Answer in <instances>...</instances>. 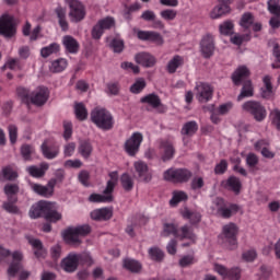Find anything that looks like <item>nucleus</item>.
I'll return each mask as SVG.
<instances>
[{"instance_id": "1", "label": "nucleus", "mask_w": 280, "mask_h": 280, "mask_svg": "<svg viewBox=\"0 0 280 280\" xmlns=\"http://www.w3.org/2000/svg\"><path fill=\"white\" fill-rule=\"evenodd\" d=\"M90 119L92 124H95L96 128H100V130H113L115 126L113 114L106 108L95 107L90 114Z\"/></svg>"}, {"instance_id": "2", "label": "nucleus", "mask_w": 280, "mask_h": 280, "mask_svg": "<svg viewBox=\"0 0 280 280\" xmlns=\"http://www.w3.org/2000/svg\"><path fill=\"white\" fill-rule=\"evenodd\" d=\"M90 233L91 225L89 224L79 225L77 228H69L63 232V240L70 246H74V248H78V246L82 244V240H80V237H86V235H89Z\"/></svg>"}, {"instance_id": "3", "label": "nucleus", "mask_w": 280, "mask_h": 280, "mask_svg": "<svg viewBox=\"0 0 280 280\" xmlns=\"http://www.w3.org/2000/svg\"><path fill=\"white\" fill-rule=\"evenodd\" d=\"M164 180H167L168 183H175V184H185L189 183L191 178H194V173L189 171L188 168H168L163 174Z\"/></svg>"}, {"instance_id": "4", "label": "nucleus", "mask_w": 280, "mask_h": 280, "mask_svg": "<svg viewBox=\"0 0 280 280\" xmlns=\"http://www.w3.org/2000/svg\"><path fill=\"white\" fill-rule=\"evenodd\" d=\"M213 211H217V215H220V218H223L224 220H229V218H233L237 211H240V206L235 203L226 205V201L224 199L218 197L213 201Z\"/></svg>"}, {"instance_id": "5", "label": "nucleus", "mask_w": 280, "mask_h": 280, "mask_svg": "<svg viewBox=\"0 0 280 280\" xmlns=\"http://www.w3.org/2000/svg\"><path fill=\"white\" fill-rule=\"evenodd\" d=\"M242 110L248 113L255 119V121H264L266 119L268 112L266 107L258 101H247L242 105Z\"/></svg>"}, {"instance_id": "6", "label": "nucleus", "mask_w": 280, "mask_h": 280, "mask_svg": "<svg viewBox=\"0 0 280 280\" xmlns=\"http://www.w3.org/2000/svg\"><path fill=\"white\" fill-rule=\"evenodd\" d=\"M0 36L14 38L16 36V20L14 15L4 13L0 16Z\"/></svg>"}, {"instance_id": "7", "label": "nucleus", "mask_w": 280, "mask_h": 280, "mask_svg": "<svg viewBox=\"0 0 280 280\" xmlns=\"http://www.w3.org/2000/svg\"><path fill=\"white\" fill-rule=\"evenodd\" d=\"M66 3L69 8L68 16L71 23H80L84 21L86 16V8L80 0H66Z\"/></svg>"}, {"instance_id": "8", "label": "nucleus", "mask_w": 280, "mask_h": 280, "mask_svg": "<svg viewBox=\"0 0 280 280\" xmlns=\"http://www.w3.org/2000/svg\"><path fill=\"white\" fill-rule=\"evenodd\" d=\"M237 233H240V228L233 222L225 224L222 229L223 241L230 250L237 248Z\"/></svg>"}, {"instance_id": "9", "label": "nucleus", "mask_w": 280, "mask_h": 280, "mask_svg": "<svg viewBox=\"0 0 280 280\" xmlns=\"http://www.w3.org/2000/svg\"><path fill=\"white\" fill-rule=\"evenodd\" d=\"M141 143H143V135L141 132H133L125 142V152H127L129 156H137Z\"/></svg>"}, {"instance_id": "10", "label": "nucleus", "mask_w": 280, "mask_h": 280, "mask_svg": "<svg viewBox=\"0 0 280 280\" xmlns=\"http://www.w3.org/2000/svg\"><path fill=\"white\" fill-rule=\"evenodd\" d=\"M195 95L200 104H207V102L213 98V88L209 83L199 82L195 86Z\"/></svg>"}, {"instance_id": "11", "label": "nucleus", "mask_w": 280, "mask_h": 280, "mask_svg": "<svg viewBox=\"0 0 280 280\" xmlns=\"http://www.w3.org/2000/svg\"><path fill=\"white\" fill-rule=\"evenodd\" d=\"M137 38L139 40L153 43V45H156L158 47H163V45H165V39L163 38V35L155 31H138Z\"/></svg>"}, {"instance_id": "12", "label": "nucleus", "mask_w": 280, "mask_h": 280, "mask_svg": "<svg viewBox=\"0 0 280 280\" xmlns=\"http://www.w3.org/2000/svg\"><path fill=\"white\" fill-rule=\"evenodd\" d=\"M133 167L136 171V174L138 176V180L140 183H151L152 182V171H150V167L148 164L143 161H137L133 163Z\"/></svg>"}, {"instance_id": "13", "label": "nucleus", "mask_w": 280, "mask_h": 280, "mask_svg": "<svg viewBox=\"0 0 280 280\" xmlns=\"http://www.w3.org/2000/svg\"><path fill=\"white\" fill-rule=\"evenodd\" d=\"M31 188L35 194H37V196H42V198H51L56 189V179H50L46 186L40 184H31Z\"/></svg>"}, {"instance_id": "14", "label": "nucleus", "mask_w": 280, "mask_h": 280, "mask_svg": "<svg viewBox=\"0 0 280 280\" xmlns=\"http://www.w3.org/2000/svg\"><path fill=\"white\" fill-rule=\"evenodd\" d=\"M141 104H148L152 108H155L158 113L163 114L167 112V106L161 102V97L155 93L148 94L140 98Z\"/></svg>"}, {"instance_id": "15", "label": "nucleus", "mask_w": 280, "mask_h": 280, "mask_svg": "<svg viewBox=\"0 0 280 280\" xmlns=\"http://www.w3.org/2000/svg\"><path fill=\"white\" fill-rule=\"evenodd\" d=\"M47 100H49V89L46 86H39L31 94V103L34 106H45Z\"/></svg>"}, {"instance_id": "16", "label": "nucleus", "mask_w": 280, "mask_h": 280, "mask_svg": "<svg viewBox=\"0 0 280 280\" xmlns=\"http://www.w3.org/2000/svg\"><path fill=\"white\" fill-rule=\"evenodd\" d=\"M23 253L15 250L12 253V261L8 268V276L9 277H16V273L20 272V270H23Z\"/></svg>"}, {"instance_id": "17", "label": "nucleus", "mask_w": 280, "mask_h": 280, "mask_svg": "<svg viewBox=\"0 0 280 280\" xmlns=\"http://www.w3.org/2000/svg\"><path fill=\"white\" fill-rule=\"evenodd\" d=\"M60 266L65 272H75V270H78V266H80L78 254L69 253L67 257L61 260Z\"/></svg>"}, {"instance_id": "18", "label": "nucleus", "mask_w": 280, "mask_h": 280, "mask_svg": "<svg viewBox=\"0 0 280 280\" xmlns=\"http://www.w3.org/2000/svg\"><path fill=\"white\" fill-rule=\"evenodd\" d=\"M250 70L246 66H240L233 73H232V82L235 86H240L244 84L246 81H250Z\"/></svg>"}, {"instance_id": "19", "label": "nucleus", "mask_w": 280, "mask_h": 280, "mask_svg": "<svg viewBox=\"0 0 280 280\" xmlns=\"http://www.w3.org/2000/svg\"><path fill=\"white\" fill-rule=\"evenodd\" d=\"M49 209V201L40 200L33 205L30 210V218L36 220L38 218H45L47 210Z\"/></svg>"}, {"instance_id": "20", "label": "nucleus", "mask_w": 280, "mask_h": 280, "mask_svg": "<svg viewBox=\"0 0 280 280\" xmlns=\"http://www.w3.org/2000/svg\"><path fill=\"white\" fill-rule=\"evenodd\" d=\"M137 65H141L145 69H151L156 65V57L150 52H139L135 56Z\"/></svg>"}, {"instance_id": "21", "label": "nucleus", "mask_w": 280, "mask_h": 280, "mask_svg": "<svg viewBox=\"0 0 280 280\" xmlns=\"http://www.w3.org/2000/svg\"><path fill=\"white\" fill-rule=\"evenodd\" d=\"M214 49H215V46L213 44V36L211 35L205 36L200 43V51L203 58H211V56H213Z\"/></svg>"}, {"instance_id": "22", "label": "nucleus", "mask_w": 280, "mask_h": 280, "mask_svg": "<svg viewBox=\"0 0 280 280\" xmlns=\"http://www.w3.org/2000/svg\"><path fill=\"white\" fill-rule=\"evenodd\" d=\"M90 217L95 222H106L113 218V208H100L90 213Z\"/></svg>"}, {"instance_id": "23", "label": "nucleus", "mask_w": 280, "mask_h": 280, "mask_svg": "<svg viewBox=\"0 0 280 280\" xmlns=\"http://www.w3.org/2000/svg\"><path fill=\"white\" fill-rule=\"evenodd\" d=\"M160 148L163 150L162 161L167 163V161H172L174 159V154H176V149H174V143L170 140H162L160 142Z\"/></svg>"}, {"instance_id": "24", "label": "nucleus", "mask_w": 280, "mask_h": 280, "mask_svg": "<svg viewBox=\"0 0 280 280\" xmlns=\"http://www.w3.org/2000/svg\"><path fill=\"white\" fill-rule=\"evenodd\" d=\"M62 45L68 54H78L80 51V43L71 35L63 36Z\"/></svg>"}, {"instance_id": "25", "label": "nucleus", "mask_w": 280, "mask_h": 280, "mask_svg": "<svg viewBox=\"0 0 280 280\" xmlns=\"http://www.w3.org/2000/svg\"><path fill=\"white\" fill-rule=\"evenodd\" d=\"M177 237H179V240H189L191 244H196V241L198 240V236H196V233H194V228L187 224L179 229L177 232Z\"/></svg>"}, {"instance_id": "26", "label": "nucleus", "mask_w": 280, "mask_h": 280, "mask_svg": "<svg viewBox=\"0 0 280 280\" xmlns=\"http://www.w3.org/2000/svg\"><path fill=\"white\" fill-rule=\"evenodd\" d=\"M47 170H49V164L43 162L39 164V167L36 165L28 166L26 172H28L30 176H33V178H43Z\"/></svg>"}, {"instance_id": "27", "label": "nucleus", "mask_w": 280, "mask_h": 280, "mask_svg": "<svg viewBox=\"0 0 280 280\" xmlns=\"http://www.w3.org/2000/svg\"><path fill=\"white\" fill-rule=\"evenodd\" d=\"M45 220L47 222H58L62 220V214L56 210V203L48 201V209L46 210Z\"/></svg>"}, {"instance_id": "28", "label": "nucleus", "mask_w": 280, "mask_h": 280, "mask_svg": "<svg viewBox=\"0 0 280 280\" xmlns=\"http://www.w3.org/2000/svg\"><path fill=\"white\" fill-rule=\"evenodd\" d=\"M122 268H125V270H128L129 272H132L133 275H139L143 266L136 259L125 258L122 260Z\"/></svg>"}, {"instance_id": "29", "label": "nucleus", "mask_w": 280, "mask_h": 280, "mask_svg": "<svg viewBox=\"0 0 280 280\" xmlns=\"http://www.w3.org/2000/svg\"><path fill=\"white\" fill-rule=\"evenodd\" d=\"M225 189L233 191L236 196H240L242 191V180L240 177L230 176L225 182Z\"/></svg>"}, {"instance_id": "30", "label": "nucleus", "mask_w": 280, "mask_h": 280, "mask_svg": "<svg viewBox=\"0 0 280 280\" xmlns=\"http://www.w3.org/2000/svg\"><path fill=\"white\" fill-rule=\"evenodd\" d=\"M55 13L57 14L58 23L62 32H69V22L67 21V9L62 7H57L55 9Z\"/></svg>"}, {"instance_id": "31", "label": "nucleus", "mask_w": 280, "mask_h": 280, "mask_svg": "<svg viewBox=\"0 0 280 280\" xmlns=\"http://www.w3.org/2000/svg\"><path fill=\"white\" fill-rule=\"evenodd\" d=\"M255 95V88L253 81H244L241 93L237 96V102H242L245 97H253Z\"/></svg>"}, {"instance_id": "32", "label": "nucleus", "mask_w": 280, "mask_h": 280, "mask_svg": "<svg viewBox=\"0 0 280 280\" xmlns=\"http://www.w3.org/2000/svg\"><path fill=\"white\" fill-rule=\"evenodd\" d=\"M78 152L83 159L89 160L91 159V154H93V144L89 140H82L79 143Z\"/></svg>"}, {"instance_id": "33", "label": "nucleus", "mask_w": 280, "mask_h": 280, "mask_svg": "<svg viewBox=\"0 0 280 280\" xmlns=\"http://www.w3.org/2000/svg\"><path fill=\"white\" fill-rule=\"evenodd\" d=\"M198 132V122L190 120L184 124L180 130L183 137H194Z\"/></svg>"}, {"instance_id": "34", "label": "nucleus", "mask_w": 280, "mask_h": 280, "mask_svg": "<svg viewBox=\"0 0 280 280\" xmlns=\"http://www.w3.org/2000/svg\"><path fill=\"white\" fill-rule=\"evenodd\" d=\"M268 47H272V56L275 58V62L271 63L272 69H280V45L277 40H269Z\"/></svg>"}, {"instance_id": "35", "label": "nucleus", "mask_w": 280, "mask_h": 280, "mask_svg": "<svg viewBox=\"0 0 280 280\" xmlns=\"http://www.w3.org/2000/svg\"><path fill=\"white\" fill-rule=\"evenodd\" d=\"M114 200L113 192H105V190H103V195L92 194L89 197V202H113Z\"/></svg>"}, {"instance_id": "36", "label": "nucleus", "mask_w": 280, "mask_h": 280, "mask_svg": "<svg viewBox=\"0 0 280 280\" xmlns=\"http://www.w3.org/2000/svg\"><path fill=\"white\" fill-rule=\"evenodd\" d=\"M19 186L16 184H7L4 186V194L8 198V200H12L13 202H19V197L16 196L19 194Z\"/></svg>"}, {"instance_id": "37", "label": "nucleus", "mask_w": 280, "mask_h": 280, "mask_svg": "<svg viewBox=\"0 0 280 280\" xmlns=\"http://www.w3.org/2000/svg\"><path fill=\"white\" fill-rule=\"evenodd\" d=\"M74 115L79 121H86L89 119V110L84 103L74 104Z\"/></svg>"}, {"instance_id": "38", "label": "nucleus", "mask_w": 280, "mask_h": 280, "mask_svg": "<svg viewBox=\"0 0 280 280\" xmlns=\"http://www.w3.org/2000/svg\"><path fill=\"white\" fill-rule=\"evenodd\" d=\"M109 180H107L106 187H105V194H113L115 191V187H117V183L119 180V173L117 171L110 172L108 174Z\"/></svg>"}, {"instance_id": "39", "label": "nucleus", "mask_w": 280, "mask_h": 280, "mask_svg": "<svg viewBox=\"0 0 280 280\" xmlns=\"http://www.w3.org/2000/svg\"><path fill=\"white\" fill-rule=\"evenodd\" d=\"M184 62L185 60L183 59V57L176 55L168 61L166 66V71L168 73H176V69H178V67H183Z\"/></svg>"}, {"instance_id": "40", "label": "nucleus", "mask_w": 280, "mask_h": 280, "mask_svg": "<svg viewBox=\"0 0 280 280\" xmlns=\"http://www.w3.org/2000/svg\"><path fill=\"white\" fill-rule=\"evenodd\" d=\"M69 62L65 58L56 59L51 62L50 71L51 73H62L67 69Z\"/></svg>"}, {"instance_id": "41", "label": "nucleus", "mask_w": 280, "mask_h": 280, "mask_svg": "<svg viewBox=\"0 0 280 280\" xmlns=\"http://www.w3.org/2000/svg\"><path fill=\"white\" fill-rule=\"evenodd\" d=\"M182 215L185 220H189L190 224H198L202 220V215L199 212H194L187 208L184 209Z\"/></svg>"}, {"instance_id": "42", "label": "nucleus", "mask_w": 280, "mask_h": 280, "mask_svg": "<svg viewBox=\"0 0 280 280\" xmlns=\"http://www.w3.org/2000/svg\"><path fill=\"white\" fill-rule=\"evenodd\" d=\"M42 152L45 156V159H56L60 152V149L58 147H49L47 145V142H44L42 144Z\"/></svg>"}, {"instance_id": "43", "label": "nucleus", "mask_w": 280, "mask_h": 280, "mask_svg": "<svg viewBox=\"0 0 280 280\" xmlns=\"http://www.w3.org/2000/svg\"><path fill=\"white\" fill-rule=\"evenodd\" d=\"M58 51H60V44L52 43L40 49V56L42 58H49V56L58 54Z\"/></svg>"}, {"instance_id": "44", "label": "nucleus", "mask_w": 280, "mask_h": 280, "mask_svg": "<svg viewBox=\"0 0 280 280\" xmlns=\"http://www.w3.org/2000/svg\"><path fill=\"white\" fill-rule=\"evenodd\" d=\"M246 165L252 174H255L257 165H259V158L255 153H248L246 155Z\"/></svg>"}, {"instance_id": "45", "label": "nucleus", "mask_w": 280, "mask_h": 280, "mask_svg": "<svg viewBox=\"0 0 280 280\" xmlns=\"http://www.w3.org/2000/svg\"><path fill=\"white\" fill-rule=\"evenodd\" d=\"M161 235L162 237H170V235L178 237V228L174 223H164Z\"/></svg>"}, {"instance_id": "46", "label": "nucleus", "mask_w": 280, "mask_h": 280, "mask_svg": "<svg viewBox=\"0 0 280 280\" xmlns=\"http://www.w3.org/2000/svg\"><path fill=\"white\" fill-rule=\"evenodd\" d=\"M120 184H121L122 189H125V191H132V189L135 187V180L128 173H124L121 175Z\"/></svg>"}, {"instance_id": "47", "label": "nucleus", "mask_w": 280, "mask_h": 280, "mask_svg": "<svg viewBox=\"0 0 280 280\" xmlns=\"http://www.w3.org/2000/svg\"><path fill=\"white\" fill-rule=\"evenodd\" d=\"M1 176L4 180H16V178H19V173H16L12 166H5L1 171L0 180Z\"/></svg>"}, {"instance_id": "48", "label": "nucleus", "mask_w": 280, "mask_h": 280, "mask_svg": "<svg viewBox=\"0 0 280 280\" xmlns=\"http://www.w3.org/2000/svg\"><path fill=\"white\" fill-rule=\"evenodd\" d=\"M229 12H231V7L221 3L211 11L210 16L211 19H220V16H224Z\"/></svg>"}, {"instance_id": "49", "label": "nucleus", "mask_w": 280, "mask_h": 280, "mask_svg": "<svg viewBox=\"0 0 280 280\" xmlns=\"http://www.w3.org/2000/svg\"><path fill=\"white\" fill-rule=\"evenodd\" d=\"M149 257L152 261L161 262L165 259V253H163L161 248L154 246L149 249Z\"/></svg>"}, {"instance_id": "50", "label": "nucleus", "mask_w": 280, "mask_h": 280, "mask_svg": "<svg viewBox=\"0 0 280 280\" xmlns=\"http://www.w3.org/2000/svg\"><path fill=\"white\" fill-rule=\"evenodd\" d=\"M79 264H81L82 266H88L91 267L93 266V264H95V260H93V256H91L90 253H81V254H77Z\"/></svg>"}, {"instance_id": "51", "label": "nucleus", "mask_w": 280, "mask_h": 280, "mask_svg": "<svg viewBox=\"0 0 280 280\" xmlns=\"http://www.w3.org/2000/svg\"><path fill=\"white\" fill-rule=\"evenodd\" d=\"M18 201H13L8 199L7 201H4L2 203V209L4 211H7V213H13V214H18L21 212V210H19V207L16 206Z\"/></svg>"}, {"instance_id": "52", "label": "nucleus", "mask_w": 280, "mask_h": 280, "mask_svg": "<svg viewBox=\"0 0 280 280\" xmlns=\"http://www.w3.org/2000/svg\"><path fill=\"white\" fill-rule=\"evenodd\" d=\"M147 83L145 79L139 78L136 80V82L130 86V92L133 93L135 95H139L143 89H145Z\"/></svg>"}, {"instance_id": "53", "label": "nucleus", "mask_w": 280, "mask_h": 280, "mask_svg": "<svg viewBox=\"0 0 280 280\" xmlns=\"http://www.w3.org/2000/svg\"><path fill=\"white\" fill-rule=\"evenodd\" d=\"M189 198L187 196V192L185 191H176L173 194V198L170 200V205L175 207V205H178V202H183L184 200H187Z\"/></svg>"}, {"instance_id": "54", "label": "nucleus", "mask_w": 280, "mask_h": 280, "mask_svg": "<svg viewBox=\"0 0 280 280\" xmlns=\"http://www.w3.org/2000/svg\"><path fill=\"white\" fill-rule=\"evenodd\" d=\"M233 22L225 21L222 24H220L219 30L220 33L223 34V36H231V34H233Z\"/></svg>"}, {"instance_id": "55", "label": "nucleus", "mask_w": 280, "mask_h": 280, "mask_svg": "<svg viewBox=\"0 0 280 280\" xmlns=\"http://www.w3.org/2000/svg\"><path fill=\"white\" fill-rule=\"evenodd\" d=\"M253 23H255V18L253 16V13L247 12V13L243 14V16L241 19L242 27H244L245 30H248V27H250V25H253Z\"/></svg>"}, {"instance_id": "56", "label": "nucleus", "mask_w": 280, "mask_h": 280, "mask_svg": "<svg viewBox=\"0 0 280 280\" xmlns=\"http://www.w3.org/2000/svg\"><path fill=\"white\" fill-rule=\"evenodd\" d=\"M180 268H187L196 264V257L194 255H185L178 261Z\"/></svg>"}, {"instance_id": "57", "label": "nucleus", "mask_w": 280, "mask_h": 280, "mask_svg": "<svg viewBox=\"0 0 280 280\" xmlns=\"http://www.w3.org/2000/svg\"><path fill=\"white\" fill-rule=\"evenodd\" d=\"M16 93H18V97H20L23 104H30L31 102L30 90L25 88H18Z\"/></svg>"}, {"instance_id": "58", "label": "nucleus", "mask_w": 280, "mask_h": 280, "mask_svg": "<svg viewBox=\"0 0 280 280\" xmlns=\"http://www.w3.org/2000/svg\"><path fill=\"white\" fill-rule=\"evenodd\" d=\"M268 10H269L270 14H273L275 16H280L279 0H269L268 1Z\"/></svg>"}, {"instance_id": "59", "label": "nucleus", "mask_w": 280, "mask_h": 280, "mask_svg": "<svg viewBox=\"0 0 280 280\" xmlns=\"http://www.w3.org/2000/svg\"><path fill=\"white\" fill-rule=\"evenodd\" d=\"M110 47L115 54H121V51H124V40L114 38L110 43Z\"/></svg>"}, {"instance_id": "60", "label": "nucleus", "mask_w": 280, "mask_h": 280, "mask_svg": "<svg viewBox=\"0 0 280 280\" xmlns=\"http://www.w3.org/2000/svg\"><path fill=\"white\" fill-rule=\"evenodd\" d=\"M177 14L178 13L174 9H166L161 11L160 13V15L162 16V19H164V21H174Z\"/></svg>"}, {"instance_id": "61", "label": "nucleus", "mask_w": 280, "mask_h": 280, "mask_svg": "<svg viewBox=\"0 0 280 280\" xmlns=\"http://www.w3.org/2000/svg\"><path fill=\"white\" fill-rule=\"evenodd\" d=\"M98 25L104 30H110V27H115V19L113 18H105L103 20H100Z\"/></svg>"}, {"instance_id": "62", "label": "nucleus", "mask_w": 280, "mask_h": 280, "mask_svg": "<svg viewBox=\"0 0 280 280\" xmlns=\"http://www.w3.org/2000/svg\"><path fill=\"white\" fill-rule=\"evenodd\" d=\"M205 187V179L202 177H194L190 182V189L196 191L197 189H202Z\"/></svg>"}, {"instance_id": "63", "label": "nucleus", "mask_w": 280, "mask_h": 280, "mask_svg": "<svg viewBox=\"0 0 280 280\" xmlns=\"http://www.w3.org/2000/svg\"><path fill=\"white\" fill-rule=\"evenodd\" d=\"M79 178V183L83 184L84 187H89V180L91 178V173H89V171H81L78 175Z\"/></svg>"}, {"instance_id": "64", "label": "nucleus", "mask_w": 280, "mask_h": 280, "mask_svg": "<svg viewBox=\"0 0 280 280\" xmlns=\"http://www.w3.org/2000/svg\"><path fill=\"white\" fill-rule=\"evenodd\" d=\"M244 40H250V35L235 34L234 36L231 37V43L233 45H237L238 47L240 45H242V43H244Z\"/></svg>"}]
</instances>
